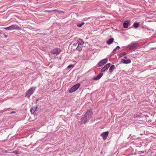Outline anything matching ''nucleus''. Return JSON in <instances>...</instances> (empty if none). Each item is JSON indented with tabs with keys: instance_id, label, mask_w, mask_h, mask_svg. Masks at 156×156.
Wrapping results in <instances>:
<instances>
[{
	"instance_id": "412c9836",
	"label": "nucleus",
	"mask_w": 156,
	"mask_h": 156,
	"mask_svg": "<svg viewBox=\"0 0 156 156\" xmlns=\"http://www.w3.org/2000/svg\"><path fill=\"white\" fill-rule=\"evenodd\" d=\"M127 54V53L126 52H123L122 53L120 54V57H122L123 56L126 55Z\"/></svg>"
},
{
	"instance_id": "aec40b11",
	"label": "nucleus",
	"mask_w": 156,
	"mask_h": 156,
	"mask_svg": "<svg viewBox=\"0 0 156 156\" xmlns=\"http://www.w3.org/2000/svg\"><path fill=\"white\" fill-rule=\"evenodd\" d=\"M84 24V22H82V23H78L76 25L78 27H81Z\"/></svg>"
},
{
	"instance_id": "20e7f679",
	"label": "nucleus",
	"mask_w": 156,
	"mask_h": 156,
	"mask_svg": "<svg viewBox=\"0 0 156 156\" xmlns=\"http://www.w3.org/2000/svg\"><path fill=\"white\" fill-rule=\"evenodd\" d=\"M138 46V43H132L129 44L127 47L130 50H132L133 49H136Z\"/></svg>"
},
{
	"instance_id": "dca6fc26",
	"label": "nucleus",
	"mask_w": 156,
	"mask_h": 156,
	"mask_svg": "<svg viewBox=\"0 0 156 156\" xmlns=\"http://www.w3.org/2000/svg\"><path fill=\"white\" fill-rule=\"evenodd\" d=\"M120 48V47L119 46H117L113 50L112 54H114L116 53V51L117 50H119Z\"/></svg>"
},
{
	"instance_id": "9b49d317",
	"label": "nucleus",
	"mask_w": 156,
	"mask_h": 156,
	"mask_svg": "<svg viewBox=\"0 0 156 156\" xmlns=\"http://www.w3.org/2000/svg\"><path fill=\"white\" fill-rule=\"evenodd\" d=\"M103 73H100L96 76L94 77L93 78V80H97L99 79L103 75Z\"/></svg>"
},
{
	"instance_id": "4468645a",
	"label": "nucleus",
	"mask_w": 156,
	"mask_h": 156,
	"mask_svg": "<svg viewBox=\"0 0 156 156\" xmlns=\"http://www.w3.org/2000/svg\"><path fill=\"white\" fill-rule=\"evenodd\" d=\"M114 41V39L113 38H109L108 40L107 41L106 43L109 45L111 44Z\"/></svg>"
},
{
	"instance_id": "0eeeda50",
	"label": "nucleus",
	"mask_w": 156,
	"mask_h": 156,
	"mask_svg": "<svg viewBox=\"0 0 156 156\" xmlns=\"http://www.w3.org/2000/svg\"><path fill=\"white\" fill-rule=\"evenodd\" d=\"M84 43V41L81 39H79L77 41V43L76 44H73L74 46H76L77 44L80 45H83Z\"/></svg>"
},
{
	"instance_id": "423d86ee",
	"label": "nucleus",
	"mask_w": 156,
	"mask_h": 156,
	"mask_svg": "<svg viewBox=\"0 0 156 156\" xmlns=\"http://www.w3.org/2000/svg\"><path fill=\"white\" fill-rule=\"evenodd\" d=\"M61 52L60 49L55 48L51 51V53L53 55H56L59 54Z\"/></svg>"
},
{
	"instance_id": "ddd939ff",
	"label": "nucleus",
	"mask_w": 156,
	"mask_h": 156,
	"mask_svg": "<svg viewBox=\"0 0 156 156\" xmlns=\"http://www.w3.org/2000/svg\"><path fill=\"white\" fill-rule=\"evenodd\" d=\"M121 62L125 64H127L130 63L131 62V61L129 59H128L127 60H125L123 59H122L121 60Z\"/></svg>"
},
{
	"instance_id": "b1692460",
	"label": "nucleus",
	"mask_w": 156,
	"mask_h": 156,
	"mask_svg": "<svg viewBox=\"0 0 156 156\" xmlns=\"http://www.w3.org/2000/svg\"><path fill=\"white\" fill-rule=\"evenodd\" d=\"M16 113V112L12 111V112H11L10 113V114H13V113Z\"/></svg>"
},
{
	"instance_id": "7ed1b4c3",
	"label": "nucleus",
	"mask_w": 156,
	"mask_h": 156,
	"mask_svg": "<svg viewBox=\"0 0 156 156\" xmlns=\"http://www.w3.org/2000/svg\"><path fill=\"white\" fill-rule=\"evenodd\" d=\"M80 84L77 83L72 87L69 90L70 93H73L77 90L80 87Z\"/></svg>"
},
{
	"instance_id": "a211bd4d",
	"label": "nucleus",
	"mask_w": 156,
	"mask_h": 156,
	"mask_svg": "<svg viewBox=\"0 0 156 156\" xmlns=\"http://www.w3.org/2000/svg\"><path fill=\"white\" fill-rule=\"evenodd\" d=\"M115 69V66L114 65H112L110 68L109 69V72L111 73L112 72L113 70Z\"/></svg>"
},
{
	"instance_id": "2eb2a0df",
	"label": "nucleus",
	"mask_w": 156,
	"mask_h": 156,
	"mask_svg": "<svg viewBox=\"0 0 156 156\" xmlns=\"http://www.w3.org/2000/svg\"><path fill=\"white\" fill-rule=\"evenodd\" d=\"M37 109V106H34L30 109V111L31 114H33Z\"/></svg>"
},
{
	"instance_id": "4be33fe9",
	"label": "nucleus",
	"mask_w": 156,
	"mask_h": 156,
	"mask_svg": "<svg viewBox=\"0 0 156 156\" xmlns=\"http://www.w3.org/2000/svg\"><path fill=\"white\" fill-rule=\"evenodd\" d=\"M73 66L72 65H70L67 66V68L68 69H69Z\"/></svg>"
},
{
	"instance_id": "39448f33",
	"label": "nucleus",
	"mask_w": 156,
	"mask_h": 156,
	"mask_svg": "<svg viewBox=\"0 0 156 156\" xmlns=\"http://www.w3.org/2000/svg\"><path fill=\"white\" fill-rule=\"evenodd\" d=\"M108 61V59L107 58L102 60L98 63V67H101L103 66Z\"/></svg>"
},
{
	"instance_id": "f3484780",
	"label": "nucleus",
	"mask_w": 156,
	"mask_h": 156,
	"mask_svg": "<svg viewBox=\"0 0 156 156\" xmlns=\"http://www.w3.org/2000/svg\"><path fill=\"white\" fill-rule=\"evenodd\" d=\"M83 45H77V47L76 48V49L79 51H81Z\"/></svg>"
},
{
	"instance_id": "6ab92c4d",
	"label": "nucleus",
	"mask_w": 156,
	"mask_h": 156,
	"mask_svg": "<svg viewBox=\"0 0 156 156\" xmlns=\"http://www.w3.org/2000/svg\"><path fill=\"white\" fill-rule=\"evenodd\" d=\"M139 25V23H135L133 25V27L135 28H137Z\"/></svg>"
},
{
	"instance_id": "f03ea898",
	"label": "nucleus",
	"mask_w": 156,
	"mask_h": 156,
	"mask_svg": "<svg viewBox=\"0 0 156 156\" xmlns=\"http://www.w3.org/2000/svg\"><path fill=\"white\" fill-rule=\"evenodd\" d=\"M35 88L32 87L28 90L26 92V97L29 98L30 96L33 93L35 90Z\"/></svg>"
},
{
	"instance_id": "9d476101",
	"label": "nucleus",
	"mask_w": 156,
	"mask_h": 156,
	"mask_svg": "<svg viewBox=\"0 0 156 156\" xmlns=\"http://www.w3.org/2000/svg\"><path fill=\"white\" fill-rule=\"evenodd\" d=\"M10 30H20L21 29L20 28L16 25H12L9 26Z\"/></svg>"
},
{
	"instance_id": "6e6552de",
	"label": "nucleus",
	"mask_w": 156,
	"mask_h": 156,
	"mask_svg": "<svg viewBox=\"0 0 156 156\" xmlns=\"http://www.w3.org/2000/svg\"><path fill=\"white\" fill-rule=\"evenodd\" d=\"M109 132L108 131L103 132L101 135L103 139L105 140L106 139L107 137L108 136Z\"/></svg>"
},
{
	"instance_id": "393cba45",
	"label": "nucleus",
	"mask_w": 156,
	"mask_h": 156,
	"mask_svg": "<svg viewBox=\"0 0 156 156\" xmlns=\"http://www.w3.org/2000/svg\"><path fill=\"white\" fill-rule=\"evenodd\" d=\"M124 58L125 59H127V56H125L124 57Z\"/></svg>"
},
{
	"instance_id": "5701e85b",
	"label": "nucleus",
	"mask_w": 156,
	"mask_h": 156,
	"mask_svg": "<svg viewBox=\"0 0 156 156\" xmlns=\"http://www.w3.org/2000/svg\"><path fill=\"white\" fill-rule=\"evenodd\" d=\"M4 29H5V30H10V27L9 26L8 27L5 28H4Z\"/></svg>"
},
{
	"instance_id": "1a4fd4ad",
	"label": "nucleus",
	"mask_w": 156,
	"mask_h": 156,
	"mask_svg": "<svg viewBox=\"0 0 156 156\" xmlns=\"http://www.w3.org/2000/svg\"><path fill=\"white\" fill-rule=\"evenodd\" d=\"M111 64L110 63L107 64H106L101 70V72H105L106 70L110 66Z\"/></svg>"
},
{
	"instance_id": "a878e982",
	"label": "nucleus",
	"mask_w": 156,
	"mask_h": 156,
	"mask_svg": "<svg viewBox=\"0 0 156 156\" xmlns=\"http://www.w3.org/2000/svg\"><path fill=\"white\" fill-rule=\"evenodd\" d=\"M4 36H5V37H7V35H5L4 34Z\"/></svg>"
},
{
	"instance_id": "f257e3e1",
	"label": "nucleus",
	"mask_w": 156,
	"mask_h": 156,
	"mask_svg": "<svg viewBox=\"0 0 156 156\" xmlns=\"http://www.w3.org/2000/svg\"><path fill=\"white\" fill-rule=\"evenodd\" d=\"M92 113L91 109H90L88 110L81 119L80 121V124H82L87 122L91 118Z\"/></svg>"
},
{
	"instance_id": "bb28decb",
	"label": "nucleus",
	"mask_w": 156,
	"mask_h": 156,
	"mask_svg": "<svg viewBox=\"0 0 156 156\" xmlns=\"http://www.w3.org/2000/svg\"><path fill=\"white\" fill-rule=\"evenodd\" d=\"M58 12H59V11L58 10H56Z\"/></svg>"
},
{
	"instance_id": "f8f14e48",
	"label": "nucleus",
	"mask_w": 156,
	"mask_h": 156,
	"mask_svg": "<svg viewBox=\"0 0 156 156\" xmlns=\"http://www.w3.org/2000/svg\"><path fill=\"white\" fill-rule=\"evenodd\" d=\"M130 25V22L129 21H125L123 23V26L124 28H127Z\"/></svg>"
}]
</instances>
